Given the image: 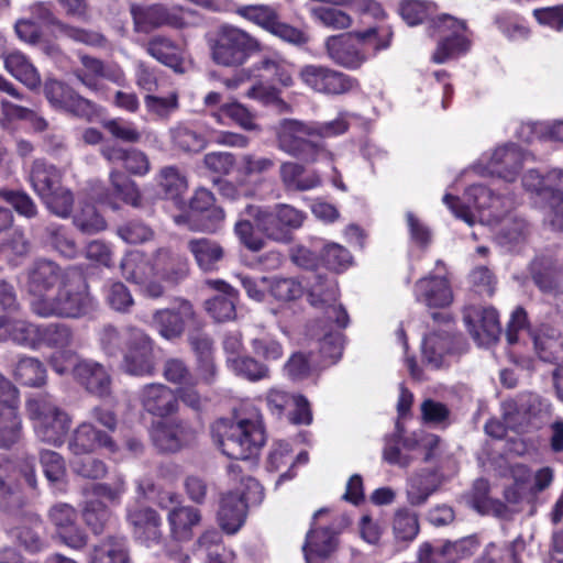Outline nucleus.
I'll return each mask as SVG.
<instances>
[{
    "instance_id": "nucleus-6",
    "label": "nucleus",
    "mask_w": 563,
    "mask_h": 563,
    "mask_svg": "<svg viewBox=\"0 0 563 563\" xmlns=\"http://www.w3.org/2000/svg\"><path fill=\"white\" fill-rule=\"evenodd\" d=\"M464 199L465 201L462 202L457 197L446 194L443 197V202L456 218L470 225L476 219L471 210L472 207L477 211L479 221L487 224H493V221L498 220L507 208L506 198L495 196L489 188L483 185L470 186L464 194Z\"/></svg>"
},
{
    "instance_id": "nucleus-62",
    "label": "nucleus",
    "mask_w": 563,
    "mask_h": 563,
    "mask_svg": "<svg viewBox=\"0 0 563 563\" xmlns=\"http://www.w3.org/2000/svg\"><path fill=\"white\" fill-rule=\"evenodd\" d=\"M74 224L84 234H96L107 227L104 219L90 205L82 207L74 217Z\"/></svg>"
},
{
    "instance_id": "nucleus-54",
    "label": "nucleus",
    "mask_w": 563,
    "mask_h": 563,
    "mask_svg": "<svg viewBox=\"0 0 563 563\" xmlns=\"http://www.w3.org/2000/svg\"><path fill=\"white\" fill-rule=\"evenodd\" d=\"M230 368L239 376L255 382L268 376V367L251 356L228 357Z\"/></svg>"
},
{
    "instance_id": "nucleus-53",
    "label": "nucleus",
    "mask_w": 563,
    "mask_h": 563,
    "mask_svg": "<svg viewBox=\"0 0 563 563\" xmlns=\"http://www.w3.org/2000/svg\"><path fill=\"white\" fill-rule=\"evenodd\" d=\"M81 514L86 525L96 534L104 530L111 517L108 507L100 499L93 498H85Z\"/></svg>"
},
{
    "instance_id": "nucleus-44",
    "label": "nucleus",
    "mask_w": 563,
    "mask_h": 563,
    "mask_svg": "<svg viewBox=\"0 0 563 563\" xmlns=\"http://www.w3.org/2000/svg\"><path fill=\"white\" fill-rule=\"evenodd\" d=\"M200 521V512L190 506L175 507L168 514L170 531L175 539L187 540L191 536V528Z\"/></svg>"
},
{
    "instance_id": "nucleus-33",
    "label": "nucleus",
    "mask_w": 563,
    "mask_h": 563,
    "mask_svg": "<svg viewBox=\"0 0 563 563\" xmlns=\"http://www.w3.org/2000/svg\"><path fill=\"white\" fill-rule=\"evenodd\" d=\"M279 177L288 191H308L321 185V177L316 170L308 172L296 162H284L279 166Z\"/></svg>"
},
{
    "instance_id": "nucleus-48",
    "label": "nucleus",
    "mask_w": 563,
    "mask_h": 563,
    "mask_svg": "<svg viewBox=\"0 0 563 563\" xmlns=\"http://www.w3.org/2000/svg\"><path fill=\"white\" fill-rule=\"evenodd\" d=\"M452 339L446 331L433 332L423 339L422 354L428 364L438 368L443 356L451 352Z\"/></svg>"
},
{
    "instance_id": "nucleus-4",
    "label": "nucleus",
    "mask_w": 563,
    "mask_h": 563,
    "mask_svg": "<svg viewBox=\"0 0 563 563\" xmlns=\"http://www.w3.org/2000/svg\"><path fill=\"white\" fill-rule=\"evenodd\" d=\"M211 59L220 66L241 67L262 51V43L246 31L223 25L208 40Z\"/></svg>"
},
{
    "instance_id": "nucleus-22",
    "label": "nucleus",
    "mask_w": 563,
    "mask_h": 563,
    "mask_svg": "<svg viewBox=\"0 0 563 563\" xmlns=\"http://www.w3.org/2000/svg\"><path fill=\"white\" fill-rule=\"evenodd\" d=\"M464 322L478 344H489L498 339L501 328L494 308L470 307L464 313Z\"/></svg>"
},
{
    "instance_id": "nucleus-59",
    "label": "nucleus",
    "mask_w": 563,
    "mask_h": 563,
    "mask_svg": "<svg viewBox=\"0 0 563 563\" xmlns=\"http://www.w3.org/2000/svg\"><path fill=\"white\" fill-rule=\"evenodd\" d=\"M251 346L255 355L265 361H277L284 354L282 343L272 334L260 332L251 340Z\"/></svg>"
},
{
    "instance_id": "nucleus-20",
    "label": "nucleus",
    "mask_w": 563,
    "mask_h": 563,
    "mask_svg": "<svg viewBox=\"0 0 563 563\" xmlns=\"http://www.w3.org/2000/svg\"><path fill=\"white\" fill-rule=\"evenodd\" d=\"M98 448H104L111 453L118 450L111 435L90 422L80 423L68 440V449L75 456L90 454Z\"/></svg>"
},
{
    "instance_id": "nucleus-19",
    "label": "nucleus",
    "mask_w": 563,
    "mask_h": 563,
    "mask_svg": "<svg viewBox=\"0 0 563 563\" xmlns=\"http://www.w3.org/2000/svg\"><path fill=\"white\" fill-rule=\"evenodd\" d=\"M48 518L66 545L78 550L87 544V536L78 528L77 511L71 505L55 504L48 511Z\"/></svg>"
},
{
    "instance_id": "nucleus-31",
    "label": "nucleus",
    "mask_w": 563,
    "mask_h": 563,
    "mask_svg": "<svg viewBox=\"0 0 563 563\" xmlns=\"http://www.w3.org/2000/svg\"><path fill=\"white\" fill-rule=\"evenodd\" d=\"M208 285L219 294L205 302L208 313L218 322L232 320L235 317L236 290L223 280H209Z\"/></svg>"
},
{
    "instance_id": "nucleus-45",
    "label": "nucleus",
    "mask_w": 563,
    "mask_h": 563,
    "mask_svg": "<svg viewBox=\"0 0 563 563\" xmlns=\"http://www.w3.org/2000/svg\"><path fill=\"white\" fill-rule=\"evenodd\" d=\"M173 145L185 153H198L206 148L208 141L185 123H178L169 130Z\"/></svg>"
},
{
    "instance_id": "nucleus-29",
    "label": "nucleus",
    "mask_w": 563,
    "mask_h": 563,
    "mask_svg": "<svg viewBox=\"0 0 563 563\" xmlns=\"http://www.w3.org/2000/svg\"><path fill=\"white\" fill-rule=\"evenodd\" d=\"M499 225L495 240L504 249L512 251L525 244L530 235V225L526 219L517 214H505L493 221Z\"/></svg>"
},
{
    "instance_id": "nucleus-16",
    "label": "nucleus",
    "mask_w": 563,
    "mask_h": 563,
    "mask_svg": "<svg viewBox=\"0 0 563 563\" xmlns=\"http://www.w3.org/2000/svg\"><path fill=\"white\" fill-rule=\"evenodd\" d=\"M199 430L189 422L179 419L158 421L152 430L154 445L162 452L175 453L192 445Z\"/></svg>"
},
{
    "instance_id": "nucleus-11",
    "label": "nucleus",
    "mask_w": 563,
    "mask_h": 563,
    "mask_svg": "<svg viewBox=\"0 0 563 563\" xmlns=\"http://www.w3.org/2000/svg\"><path fill=\"white\" fill-rule=\"evenodd\" d=\"M298 76L307 88L325 96L344 95L358 88L357 79L324 65H303Z\"/></svg>"
},
{
    "instance_id": "nucleus-7",
    "label": "nucleus",
    "mask_w": 563,
    "mask_h": 563,
    "mask_svg": "<svg viewBox=\"0 0 563 563\" xmlns=\"http://www.w3.org/2000/svg\"><path fill=\"white\" fill-rule=\"evenodd\" d=\"M26 410L34 421L37 438L47 444L59 446L69 431L71 419L48 396L37 395L26 401Z\"/></svg>"
},
{
    "instance_id": "nucleus-38",
    "label": "nucleus",
    "mask_w": 563,
    "mask_h": 563,
    "mask_svg": "<svg viewBox=\"0 0 563 563\" xmlns=\"http://www.w3.org/2000/svg\"><path fill=\"white\" fill-rule=\"evenodd\" d=\"M129 561L125 540L108 537L92 548L88 563H129Z\"/></svg>"
},
{
    "instance_id": "nucleus-28",
    "label": "nucleus",
    "mask_w": 563,
    "mask_h": 563,
    "mask_svg": "<svg viewBox=\"0 0 563 563\" xmlns=\"http://www.w3.org/2000/svg\"><path fill=\"white\" fill-rule=\"evenodd\" d=\"M40 333V324L8 314L0 316V342L12 341L20 346L37 350Z\"/></svg>"
},
{
    "instance_id": "nucleus-50",
    "label": "nucleus",
    "mask_w": 563,
    "mask_h": 563,
    "mask_svg": "<svg viewBox=\"0 0 563 563\" xmlns=\"http://www.w3.org/2000/svg\"><path fill=\"white\" fill-rule=\"evenodd\" d=\"M146 52L168 67L177 68L180 65L179 48L168 37L162 35L152 37L146 45Z\"/></svg>"
},
{
    "instance_id": "nucleus-25",
    "label": "nucleus",
    "mask_w": 563,
    "mask_h": 563,
    "mask_svg": "<svg viewBox=\"0 0 563 563\" xmlns=\"http://www.w3.org/2000/svg\"><path fill=\"white\" fill-rule=\"evenodd\" d=\"M529 334L541 361L563 367V334L549 324L529 330Z\"/></svg>"
},
{
    "instance_id": "nucleus-37",
    "label": "nucleus",
    "mask_w": 563,
    "mask_h": 563,
    "mask_svg": "<svg viewBox=\"0 0 563 563\" xmlns=\"http://www.w3.org/2000/svg\"><path fill=\"white\" fill-rule=\"evenodd\" d=\"M4 68L24 86L36 90L41 86V76L36 67L21 52L13 51L4 56Z\"/></svg>"
},
{
    "instance_id": "nucleus-55",
    "label": "nucleus",
    "mask_w": 563,
    "mask_h": 563,
    "mask_svg": "<svg viewBox=\"0 0 563 563\" xmlns=\"http://www.w3.org/2000/svg\"><path fill=\"white\" fill-rule=\"evenodd\" d=\"M311 15L322 25L333 30H346L353 23V19L349 13L335 7H314L311 9Z\"/></svg>"
},
{
    "instance_id": "nucleus-3",
    "label": "nucleus",
    "mask_w": 563,
    "mask_h": 563,
    "mask_svg": "<svg viewBox=\"0 0 563 563\" xmlns=\"http://www.w3.org/2000/svg\"><path fill=\"white\" fill-rule=\"evenodd\" d=\"M241 216L250 217L258 232L265 238L278 243H290L294 231L300 229L307 218L302 210L288 203H277L274 207L245 205Z\"/></svg>"
},
{
    "instance_id": "nucleus-9",
    "label": "nucleus",
    "mask_w": 563,
    "mask_h": 563,
    "mask_svg": "<svg viewBox=\"0 0 563 563\" xmlns=\"http://www.w3.org/2000/svg\"><path fill=\"white\" fill-rule=\"evenodd\" d=\"M235 12L285 43L300 47L309 42V35L303 30L280 20L276 7L262 3L245 4L238 7Z\"/></svg>"
},
{
    "instance_id": "nucleus-42",
    "label": "nucleus",
    "mask_w": 563,
    "mask_h": 563,
    "mask_svg": "<svg viewBox=\"0 0 563 563\" xmlns=\"http://www.w3.org/2000/svg\"><path fill=\"white\" fill-rule=\"evenodd\" d=\"M444 20L452 23V26L455 27L452 35L444 37L439 44L435 52L432 55V59L437 64H442L449 58L464 53L468 48V41L457 34L459 30H464L465 25L463 22H457L453 18L444 16Z\"/></svg>"
},
{
    "instance_id": "nucleus-51",
    "label": "nucleus",
    "mask_w": 563,
    "mask_h": 563,
    "mask_svg": "<svg viewBox=\"0 0 563 563\" xmlns=\"http://www.w3.org/2000/svg\"><path fill=\"white\" fill-rule=\"evenodd\" d=\"M40 460L47 481L59 492H65L66 467L62 455L55 451L44 450L40 454Z\"/></svg>"
},
{
    "instance_id": "nucleus-32",
    "label": "nucleus",
    "mask_w": 563,
    "mask_h": 563,
    "mask_svg": "<svg viewBox=\"0 0 563 563\" xmlns=\"http://www.w3.org/2000/svg\"><path fill=\"white\" fill-rule=\"evenodd\" d=\"M187 250L194 256L197 266L206 273L218 271L225 256V250L221 243L208 238L188 240Z\"/></svg>"
},
{
    "instance_id": "nucleus-47",
    "label": "nucleus",
    "mask_w": 563,
    "mask_h": 563,
    "mask_svg": "<svg viewBox=\"0 0 563 563\" xmlns=\"http://www.w3.org/2000/svg\"><path fill=\"white\" fill-rule=\"evenodd\" d=\"M261 283L264 284L269 294L278 301L288 302L300 298L303 294L302 285L294 277H262Z\"/></svg>"
},
{
    "instance_id": "nucleus-49",
    "label": "nucleus",
    "mask_w": 563,
    "mask_h": 563,
    "mask_svg": "<svg viewBox=\"0 0 563 563\" xmlns=\"http://www.w3.org/2000/svg\"><path fill=\"white\" fill-rule=\"evenodd\" d=\"M530 275L536 286L544 294L558 291L556 269L551 260L538 257L530 265Z\"/></svg>"
},
{
    "instance_id": "nucleus-26",
    "label": "nucleus",
    "mask_w": 563,
    "mask_h": 563,
    "mask_svg": "<svg viewBox=\"0 0 563 563\" xmlns=\"http://www.w3.org/2000/svg\"><path fill=\"white\" fill-rule=\"evenodd\" d=\"M75 379L90 394L104 397L111 390V377L106 367L92 360H79L74 368Z\"/></svg>"
},
{
    "instance_id": "nucleus-52",
    "label": "nucleus",
    "mask_w": 563,
    "mask_h": 563,
    "mask_svg": "<svg viewBox=\"0 0 563 563\" xmlns=\"http://www.w3.org/2000/svg\"><path fill=\"white\" fill-rule=\"evenodd\" d=\"M109 180L115 197L134 208L141 207L142 196L132 179L119 170H112Z\"/></svg>"
},
{
    "instance_id": "nucleus-40",
    "label": "nucleus",
    "mask_w": 563,
    "mask_h": 563,
    "mask_svg": "<svg viewBox=\"0 0 563 563\" xmlns=\"http://www.w3.org/2000/svg\"><path fill=\"white\" fill-rule=\"evenodd\" d=\"M137 330L139 328L135 325L118 328L113 324H104L98 332L100 349L108 356H118L126 347L131 340V333Z\"/></svg>"
},
{
    "instance_id": "nucleus-63",
    "label": "nucleus",
    "mask_w": 563,
    "mask_h": 563,
    "mask_svg": "<svg viewBox=\"0 0 563 563\" xmlns=\"http://www.w3.org/2000/svg\"><path fill=\"white\" fill-rule=\"evenodd\" d=\"M158 184L169 198H176L187 189L186 177L174 166L161 169Z\"/></svg>"
},
{
    "instance_id": "nucleus-39",
    "label": "nucleus",
    "mask_w": 563,
    "mask_h": 563,
    "mask_svg": "<svg viewBox=\"0 0 563 563\" xmlns=\"http://www.w3.org/2000/svg\"><path fill=\"white\" fill-rule=\"evenodd\" d=\"M12 376L24 386L37 388L46 383V368L38 358L21 355L13 364Z\"/></svg>"
},
{
    "instance_id": "nucleus-10",
    "label": "nucleus",
    "mask_w": 563,
    "mask_h": 563,
    "mask_svg": "<svg viewBox=\"0 0 563 563\" xmlns=\"http://www.w3.org/2000/svg\"><path fill=\"white\" fill-rule=\"evenodd\" d=\"M242 483L246 490L230 492L221 499L218 519L221 528L229 534L238 532L244 523L247 505L258 504L263 498V488L256 479L247 477Z\"/></svg>"
},
{
    "instance_id": "nucleus-13",
    "label": "nucleus",
    "mask_w": 563,
    "mask_h": 563,
    "mask_svg": "<svg viewBox=\"0 0 563 563\" xmlns=\"http://www.w3.org/2000/svg\"><path fill=\"white\" fill-rule=\"evenodd\" d=\"M121 367L132 376H151L155 372L154 341L142 329L131 333L122 352Z\"/></svg>"
},
{
    "instance_id": "nucleus-1",
    "label": "nucleus",
    "mask_w": 563,
    "mask_h": 563,
    "mask_svg": "<svg viewBox=\"0 0 563 563\" xmlns=\"http://www.w3.org/2000/svg\"><path fill=\"white\" fill-rule=\"evenodd\" d=\"M31 308L42 318L80 319L96 309V302L84 272L78 267L66 276L54 296L37 297Z\"/></svg>"
},
{
    "instance_id": "nucleus-43",
    "label": "nucleus",
    "mask_w": 563,
    "mask_h": 563,
    "mask_svg": "<svg viewBox=\"0 0 563 563\" xmlns=\"http://www.w3.org/2000/svg\"><path fill=\"white\" fill-rule=\"evenodd\" d=\"M536 399L506 400L503 402V418L506 426L517 432H521L530 423L532 407Z\"/></svg>"
},
{
    "instance_id": "nucleus-60",
    "label": "nucleus",
    "mask_w": 563,
    "mask_h": 563,
    "mask_svg": "<svg viewBox=\"0 0 563 563\" xmlns=\"http://www.w3.org/2000/svg\"><path fill=\"white\" fill-rule=\"evenodd\" d=\"M393 529L397 539L412 541L419 532L417 515L407 509L398 510L394 517Z\"/></svg>"
},
{
    "instance_id": "nucleus-24",
    "label": "nucleus",
    "mask_w": 563,
    "mask_h": 563,
    "mask_svg": "<svg viewBox=\"0 0 563 563\" xmlns=\"http://www.w3.org/2000/svg\"><path fill=\"white\" fill-rule=\"evenodd\" d=\"M527 156L515 144L497 147L487 163L488 172L508 183H512L517 179Z\"/></svg>"
},
{
    "instance_id": "nucleus-34",
    "label": "nucleus",
    "mask_w": 563,
    "mask_h": 563,
    "mask_svg": "<svg viewBox=\"0 0 563 563\" xmlns=\"http://www.w3.org/2000/svg\"><path fill=\"white\" fill-rule=\"evenodd\" d=\"M29 180L33 190L42 199L52 196L62 183V173L45 159H34L30 166Z\"/></svg>"
},
{
    "instance_id": "nucleus-12",
    "label": "nucleus",
    "mask_w": 563,
    "mask_h": 563,
    "mask_svg": "<svg viewBox=\"0 0 563 563\" xmlns=\"http://www.w3.org/2000/svg\"><path fill=\"white\" fill-rule=\"evenodd\" d=\"M448 269L442 261H437L434 271L419 278L413 286L416 300L428 308H446L453 302V290Z\"/></svg>"
},
{
    "instance_id": "nucleus-35",
    "label": "nucleus",
    "mask_w": 563,
    "mask_h": 563,
    "mask_svg": "<svg viewBox=\"0 0 563 563\" xmlns=\"http://www.w3.org/2000/svg\"><path fill=\"white\" fill-rule=\"evenodd\" d=\"M136 539L146 543H158L162 538L161 518L154 509L135 508L128 514Z\"/></svg>"
},
{
    "instance_id": "nucleus-5",
    "label": "nucleus",
    "mask_w": 563,
    "mask_h": 563,
    "mask_svg": "<svg viewBox=\"0 0 563 563\" xmlns=\"http://www.w3.org/2000/svg\"><path fill=\"white\" fill-rule=\"evenodd\" d=\"M277 147L288 155L300 158L308 164L319 158L333 159V154L325 144L317 140L312 121L283 119L277 131Z\"/></svg>"
},
{
    "instance_id": "nucleus-30",
    "label": "nucleus",
    "mask_w": 563,
    "mask_h": 563,
    "mask_svg": "<svg viewBox=\"0 0 563 563\" xmlns=\"http://www.w3.org/2000/svg\"><path fill=\"white\" fill-rule=\"evenodd\" d=\"M155 276L169 285H178L189 274V263L185 256L175 254L167 249H158L154 253Z\"/></svg>"
},
{
    "instance_id": "nucleus-56",
    "label": "nucleus",
    "mask_w": 563,
    "mask_h": 563,
    "mask_svg": "<svg viewBox=\"0 0 563 563\" xmlns=\"http://www.w3.org/2000/svg\"><path fill=\"white\" fill-rule=\"evenodd\" d=\"M489 484L484 478H478L474 482L472 490V500L474 507L481 512L493 511L497 516H503L506 507L498 500L489 497Z\"/></svg>"
},
{
    "instance_id": "nucleus-23",
    "label": "nucleus",
    "mask_w": 563,
    "mask_h": 563,
    "mask_svg": "<svg viewBox=\"0 0 563 563\" xmlns=\"http://www.w3.org/2000/svg\"><path fill=\"white\" fill-rule=\"evenodd\" d=\"M328 57L338 66L357 69L367 59L364 48L356 46L346 33L329 36L324 42Z\"/></svg>"
},
{
    "instance_id": "nucleus-15",
    "label": "nucleus",
    "mask_w": 563,
    "mask_h": 563,
    "mask_svg": "<svg viewBox=\"0 0 563 563\" xmlns=\"http://www.w3.org/2000/svg\"><path fill=\"white\" fill-rule=\"evenodd\" d=\"M338 283L333 277L314 275L308 291V301L314 308L324 310L325 318L339 328H345L349 316L342 306L336 305Z\"/></svg>"
},
{
    "instance_id": "nucleus-21",
    "label": "nucleus",
    "mask_w": 563,
    "mask_h": 563,
    "mask_svg": "<svg viewBox=\"0 0 563 563\" xmlns=\"http://www.w3.org/2000/svg\"><path fill=\"white\" fill-rule=\"evenodd\" d=\"M139 400L143 409L156 417H168L178 411L176 393L161 383L144 385L139 391Z\"/></svg>"
},
{
    "instance_id": "nucleus-61",
    "label": "nucleus",
    "mask_w": 563,
    "mask_h": 563,
    "mask_svg": "<svg viewBox=\"0 0 563 563\" xmlns=\"http://www.w3.org/2000/svg\"><path fill=\"white\" fill-rule=\"evenodd\" d=\"M79 59L84 69H74V76L87 88L97 89L96 78H99L103 71L104 63L96 57L81 54Z\"/></svg>"
},
{
    "instance_id": "nucleus-58",
    "label": "nucleus",
    "mask_w": 563,
    "mask_h": 563,
    "mask_svg": "<svg viewBox=\"0 0 563 563\" xmlns=\"http://www.w3.org/2000/svg\"><path fill=\"white\" fill-rule=\"evenodd\" d=\"M234 224V233L241 244L252 252H258L264 249V240L255 233V222L247 216H241Z\"/></svg>"
},
{
    "instance_id": "nucleus-14",
    "label": "nucleus",
    "mask_w": 563,
    "mask_h": 563,
    "mask_svg": "<svg viewBox=\"0 0 563 563\" xmlns=\"http://www.w3.org/2000/svg\"><path fill=\"white\" fill-rule=\"evenodd\" d=\"M123 277L141 287L145 297L159 298L164 295L163 285L153 279L155 276L154 257L151 260L139 251L129 252L120 263Z\"/></svg>"
},
{
    "instance_id": "nucleus-57",
    "label": "nucleus",
    "mask_w": 563,
    "mask_h": 563,
    "mask_svg": "<svg viewBox=\"0 0 563 563\" xmlns=\"http://www.w3.org/2000/svg\"><path fill=\"white\" fill-rule=\"evenodd\" d=\"M435 489L437 485L433 474H419L410 479L407 489L408 500L413 506H420L426 503Z\"/></svg>"
},
{
    "instance_id": "nucleus-18",
    "label": "nucleus",
    "mask_w": 563,
    "mask_h": 563,
    "mask_svg": "<svg viewBox=\"0 0 563 563\" xmlns=\"http://www.w3.org/2000/svg\"><path fill=\"white\" fill-rule=\"evenodd\" d=\"M79 266L70 265L65 268L49 260H37L27 269V289L31 294L45 297L44 294L66 280L70 272Z\"/></svg>"
},
{
    "instance_id": "nucleus-41",
    "label": "nucleus",
    "mask_w": 563,
    "mask_h": 563,
    "mask_svg": "<svg viewBox=\"0 0 563 563\" xmlns=\"http://www.w3.org/2000/svg\"><path fill=\"white\" fill-rule=\"evenodd\" d=\"M22 419L14 407H0V449L9 450L21 440Z\"/></svg>"
},
{
    "instance_id": "nucleus-64",
    "label": "nucleus",
    "mask_w": 563,
    "mask_h": 563,
    "mask_svg": "<svg viewBox=\"0 0 563 563\" xmlns=\"http://www.w3.org/2000/svg\"><path fill=\"white\" fill-rule=\"evenodd\" d=\"M106 300L118 312H129L134 305L129 288L122 282H112L107 286Z\"/></svg>"
},
{
    "instance_id": "nucleus-27",
    "label": "nucleus",
    "mask_w": 563,
    "mask_h": 563,
    "mask_svg": "<svg viewBox=\"0 0 563 563\" xmlns=\"http://www.w3.org/2000/svg\"><path fill=\"white\" fill-rule=\"evenodd\" d=\"M338 534L332 527L311 528L302 545L306 563H325L336 550Z\"/></svg>"
},
{
    "instance_id": "nucleus-46",
    "label": "nucleus",
    "mask_w": 563,
    "mask_h": 563,
    "mask_svg": "<svg viewBox=\"0 0 563 563\" xmlns=\"http://www.w3.org/2000/svg\"><path fill=\"white\" fill-rule=\"evenodd\" d=\"M38 349H65L71 345L74 340L73 329L65 323L51 322L40 324Z\"/></svg>"
},
{
    "instance_id": "nucleus-8",
    "label": "nucleus",
    "mask_w": 563,
    "mask_h": 563,
    "mask_svg": "<svg viewBox=\"0 0 563 563\" xmlns=\"http://www.w3.org/2000/svg\"><path fill=\"white\" fill-rule=\"evenodd\" d=\"M131 15L134 30L140 33H148L162 26L186 29L195 26L199 22L198 14L188 8L153 4L148 7L132 5Z\"/></svg>"
},
{
    "instance_id": "nucleus-17",
    "label": "nucleus",
    "mask_w": 563,
    "mask_h": 563,
    "mask_svg": "<svg viewBox=\"0 0 563 563\" xmlns=\"http://www.w3.org/2000/svg\"><path fill=\"white\" fill-rule=\"evenodd\" d=\"M195 321L196 312L194 307L185 299L176 300L173 307L156 310L153 314L154 325L166 340L180 338L186 325Z\"/></svg>"
},
{
    "instance_id": "nucleus-2",
    "label": "nucleus",
    "mask_w": 563,
    "mask_h": 563,
    "mask_svg": "<svg viewBox=\"0 0 563 563\" xmlns=\"http://www.w3.org/2000/svg\"><path fill=\"white\" fill-rule=\"evenodd\" d=\"M212 437L222 453L235 460H247L256 455L266 440L258 416L236 421L219 419L212 426Z\"/></svg>"
},
{
    "instance_id": "nucleus-36",
    "label": "nucleus",
    "mask_w": 563,
    "mask_h": 563,
    "mask_svg": "<svg viewBox=\"0 0 563 563\" xmlns=\"http://www.w3.org/2000/svg\"><path fill=\"white\" fill-rule=\"evenodd\" d=\"M251 74L260 77H268L285 87L292 85V77L289 71V64L277 53L263 55L250 68Z\"/></svg>"
}]
</instances>
